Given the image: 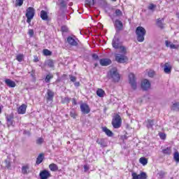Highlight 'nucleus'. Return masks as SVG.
Returning <instances> with one entry per match:
<instances>
[{
  "mask_svg": "<svg viewBox=\"0 0 179 179\" xmlns=\"http://www.w3.org/2000/svg\"><path fill=\"white\" fill-rule=\"evenodd\" d=\"M136 35L137 41L138 43H143L145 41V36H146V29L143 27H138L136 29Z\"/></svg>",
  "mask_w": 179,
  "mask_h": 179,
  "instance_id": "nucleus-1",
  "label": "nucleus"
},
{
  "mask_svg": "<svg viewBox=\"0 0 179 179\" xmlns=\"http://www.w3.org/2000/svg\"><path fill=\"white\" fill-rule=\"evenodd\" d=\"M108 79H112L114 83H117V82L121 80V76L115 69H112L108 73Z\"/></svg>",
  "mask_w": 179,
  "mask_h": 179,
  "instance_id": "nucleus-2",
  "label": "nucleus"
},
{
  "mask_svg": "<svg viewBox=\"0 0 179 179\" xmlns=\"http://www.w3.org/2000/svg\"><path fill=\"white\" fill-rule=\"evenodd\" d=\"M111 124L115 129L121 128V125H122V119L121 118V116L119 114L114 115Z\"/></svg>",
  "mask_w": 179,
  "mask_h": 179,
  "instance_id": "nucleus-3",
  "label": "nucleus"
},
{
  "mask_svg": "<svg viewBox=\"0 0 179 179\" xmlns=\"http://www.w3.org/2000/svg\"><path fill=\"white\" fill-rule=\"evenodd\" d=\"M36 15V10L33 7H29L27 8L25 16L27 17V23H31L34 15Z\"/></svg>",
  "mask_w": 179,
  "mask_h": 179,
  "instance_id": "nucleus-4",
  "label": "nucleus"
},
{
  "mask_svg": "<svg viewBox=\"0 0 179 179\" xmlns=\"http://www.w3.org/2000/svg\"><path fill=\"white\" fill-rule=\"evenodd\" d=\"M129 83L131 87V89H133V90H136L138 85L136 84V77L134 73H130L129 74Z\"/></svg>",
  "mask_w": 179,
  "mask_h": 179,
  "instance_id": "nucleus-5",
  "label": "nucleus"
},
{
  "mask_svg": "<svg viewBox=\"0 0 179 179\" xmlns=\"http://www.w3.org/2000/svg\"><path fill=\"white\" fill-rule=\"evenodd\" d=\"M15 115L13 113H10L9 115H6V120L7 123L8 128L10 127H15Z\"/></svg>",
  "mask_w": 179,
  "mask_h": 179,
  "instance_id": "nucleus-6",
  "label": "nucleus"
},
{
  "mask_svg": "<svg viewBox=\"0 0 179 179\" xmlns=\"http://www.w3.org/2000/svg\"><path fill=\"white\" fill-rule=\"evenodd\" d=\"M160 66L161 68H164V73H166L167 75H170V73H171L173 66H171V63L170 62H166L164 64L161 63Z\"/></svg>",
  "mask_w": 179,
  "mask_h": 179,
  "instance_id": "nucleus-7",
  "label": "nucleus"
},
{
  "mask_svg": "<svg viewBox=\"0 0 179 179\" xmlns=\"http://www.w3.org/2000/svg\"><path fill=\"white\" fill-rule=\"evenodd\" d=\"M67 43L71 47H78V45H79V39H78L76 36H68Z\"/></svg>",
  "mask_w": 179,
  "mask_h": 179,
  "instance_id": "nucleus-8",
  "label": "nucleus"
},
{
  "mask_svg": "<svg viewBox=\"0 0 179 179\" xmlns=\"http://www.w3.org/2000/svg\"><path fill=\"white\" fill-rule=\"evenodd\" d=\"M55 96V94L52 90H48L46 94H45V99H46V102L47 103H52L54 101V96Z\"/></svg>",
  "mask_w": 179,
  "mask_h": 179,
  "instance_id": "nucleus-9",
  "label": "nucleus"
},
{
  "mask_svg": "<svg viewBox=\"0 0 179 179\" xmlns=\"http://www.w3.org/2000/svg\"><path fill=\"white\" fill-rule=\"evenodd\" d=\"M132 179H148V174L142 171L138 175L136 172H133L131 173Z\"/></svg>",
  "mask_w": 179,
  "mask_h": 179,
  "instance_id": "nucleus-10",
  "label": "nucleus"
},
{
  "mask_svg": "<svg viewBox=\"0 0 179 179\" xmlns=\"http://www.w3.org/2000/svg\"><path fill=\"white\" fill-rule=\"evenodd\" d=\"M115 61L119 64H124L128 61V57L124 55L116 54Z\"/></svg>",
  "mask_w": 179,
  "mask_h": 179,
  "instance_id": "nucleus-11",
  "label": "nucleus"
},
{
  "mask_svg": "<svg viewBox=\"0 0 179 179\" xmlns=\"http://www.w3.org/2000/svg\"><path fill=\"white\" fill-rule=\"evenodd\" d=\"M80 108L83 114H89V113H90V107L86 103H81Z\"/></svg>",
  "mask_w": 179,
  "mask_h": 179,
  "instance_id": "nucleus-12",
  "label": "nucleus"
},
{
  "mask_svg": "<svg viewBox=\"0 0 179 179\" xmlns=\"http://www.w3.org/2000/svg\"><path fill=\"white\" fill-rule=\"evenodd\" d=\"M151 84L149 80L148 79H143L141 81V89L144 91H147L148 89L150 88Z\"/></svg>",
  "mask_w": 179,
  "mask_h": 179,
  "instance_id": "nucleus-13",
  "label": "nucleus"
},
{
  "mask_svg": "<svg viewBox=\"0 0 179 179\" xmlns=\"http://www.w3.org/2000/svg\"><path fill=\"white\" fill-rule=\"evenodd\" d=\"M40 179H48L51 177V173L47 170H43L39 173Z\"/></svg>",
  "mask_w": 179,
  "mask_h": 179,
  "instance_id": "nucleus-14",
  "label": "nucleus"
},
{
  "mask_svg": "<svg viewBox=\"0 0 179 179\" xmlns=\"http://www.w3.org/2000/svg\"><path fill=\"white\" fill-rule=\"evenodd\" d=\"M120 45H121V42L120 41V39L117 38H113L112 41V46L113 47V48H115V50H119Z\"/></svg>",
  "mask_w": 179,
  "mask_h": 179,
  "instance_id": "nucleus-15",
  "label": "nucleus"
},
{
  "mask_svg": "<svg viewBox=\"0 0 179 179\" xmlns=\"http://www.w3.org/2000/svg\"><path fill=\"white\" fill-rule=\"evenodd\" d=\"M27 109V105L23 103L17 108V112L18 114H26V110Z\"/></svg>",
  "mask_w": 179,
  "mask_h": 179,
  "instance_id": "nucleus-16",
  "label": "nucleus"
},
{
  "mask_svg": "<svg viewBox=\"0 0 179 179\" xmlns=\"http://www.w3.org/2000/svg\"><path fill=\"white\" fill-rule=\"evenodd\" d=\"M99 63L101 66H108V65L111 64V59H101L99 60Z\"/></svg>",
  "mask_w": 179,
  "mask_h": 179,
  "instance_id": "nucleus-17",
  "label": "nucleus"
},
{
  "mask_svg": "<svg viewBox=\"0 0 179 179\" xmlns=\"http://www.w3.org/2000/svg\"><path fill=\"white\" fill-rule=\"evenodd\" d=\"M4 82L8 87H16V83L9 78H6Z\"/></svg>",
  "mask_w": 179,
  "mask_h": 179,
  "instance_id": "nucleus-18",
  "label": "nucleus"
},
{
  "mask_svg": "<svg viewBox=\"0 0 179 179\" xmlns=\"http://www.w3.org/2000/svg\"><path fill=\"white\" fill-rule=\"evenodd\" d=\"M21 171H22V173L24 175L29 174V173H30V166H29V164L22 166Z\"/></svg>",
  "mask_w": 179,
  "mask_h": 179,
  "instance_id": "nucleus-19",
  "label": "nucleus"
},
{
  "mask_svg": "<svg viewBox=\"0 0 179 179\" xmlns=\"http://www.w3.org/2000/svg\"><path fill=\"white\" fill-rule=\"evenodd\" d=\"M43 160H44V153H40L36 158V164L37 166H38V164H41Z\"/></svg>",
  "mask_w": 179,
  "mask_h": 179,
  "instance_id": "nucleus-20",
  "label": "nucleus"
},
{
  "mask_svg": "<svg viewBox=\"0 0 179 179\" xmlns=\"http://www.w3.org/2000/svg\"><path fill=\"white\" fill-rule=\"evenodd\" d=\"M115 27H117V30L121 31L124 27V24H122V22H121L120 20H116L115 21Z\"/></svg>",
  "mask_w": 179,
  "mask_h": 179,
  "instance_id": "nucleus-21",
  "label": "nucleus"
},
{
  "mask_svg": "<svg viewBox=\"0 0 179 179\" xmlns=\"http://www.w3.org/2000/svg\"><path fill=\"white\" fill-rule=\"evenodd\" d=\"M96 143L100 145L102 148H107V142H106V139L104 138H98L96 140Z\"/></svg>",
  "mask_w": 179,
  "mask_h": 179,
  "instance_id": "nucleus-22",
  "label": "nucleus"
},
{
  "mask_svg": "<svg viewBox=\"0 0 179 179\" xmlns=\"http://www.w3.org/2000/svg\"><path fill=\"white\" fill-rule=\"evenodd\" d=\"M164 22V18L160 19L158 18L157 19V25L158 26V27H160L162 29H164V25L166 24L163 23Z\"/></svg>",
  "mask_w": 179,
  "mask_h": 179,
  "instance_id": "nucleus-23",
  "label": "nucleus"
},
{
  "mask_svg": "<svg viewBox=\"0 0 179 179\" xmlns=\"http://www.w3.org/2000/svg\"><path fill=\"white\" fill-rule=\"evenodd\" d=\"M41 18L42 20H48V13L47 11L42 10L41 11Z\"/></svg>",
  "mask_w": 179,
  "mask_h": 179,
  "instance_id": "nucleus-24",
  "label": "nucleus"
},
{
  "mask_svg": "<svg viewBox=\"0 0 179 179\" xmlns=\"http://www.w3.org/2000/svg\"><path fill=\"white\" fill-rule=\"evenodd\" d=\"M105 95L106 92L103 89L99 88L96 90V96H98V97H104Z\"/></svg>",
  "mask_w": 179,
  "mask_h": 179,
  "instance_id": "nucleus-25",
  "label": "nucleus"
},
{
  "mask_svg": "<svg viewBox=\"0 0 179 179\" xmlns=\"http://www.w3.org/2000/svg\"><path fill=\"white\" fill-rule=\"evenodd\" d=\"M102 131L103 132H105V134H106V135H107V136H113V135H114L113 131H111L110 129H108V128H107L106 127L102 128Z\"/></svg>",
  "mask_w": 179,
  "mask_h": 179,
  "instance_id": "nucleus-26",
  "label": "nucleus"
},
{
  "mask_svg": "<svg viewBox=\"0 0 179 179\" xmlns=\"http://www.w3.org/2000/svg\"><path fill=\"white\" fill-rule=\"evenodd\" d=\"M145 122L147 123V128H153V125L155 124V121L153 120L148 119L145 121Z\"/></svg>",
  "mask_w": 179,
  "mask_h": 179,
  "instance_id": "nucleus-27",
  "label": "nucleus"
},
{
  "mask_svg": "<svg viewBox=\"0 0 179 179\" xmlns=\"http://www.w3.org/2000/svg\"><path fill=\"white\" fill-rule=\"evenodd\" d=\"M171 147H167L166 148L162 150V153L164 155H166L167 156H170V155H171Z\"/></svg>",
  "mask_w": 179,
  "mask_h": 179,
  "instance_id": "nucleus-28",
  "label": "nucleus"
},
{
  "mask_svg": "<svg viewBox=\"0 0 179 179\" xmlns=\"http://www.w3.org/2000/svg\"><path fill=\"white\" fill-rule=\"evenodd\" d=\"M50 171H58V165L57 164L52 163L49 165Z\"/></svg>",
  "mask_w": 179,
  "mask_h": 179,
  "instance_id": "nucleus-29",
  "label": "nucleus"
},
{
  "mask_svg": "<svg viewBox=\"0 0 179 179\" xmlns=\"http://www.w3.org/2000/svg\"><path fill=\"white\" fill-rule=\"evenodd\" d=\"M165 44H166V47H169L171 50L177 49V46H176V45L171 43V42H170L169 41H166Z\"/></svg>",
  "mask_w": 179,
  "mask_h": 179,
  "instance_id": "nucleus-30",
  "label": "nucleus"
},
{
  "mask_svg": "<svg viewBox=\"0 0 179 179\" xmlns=\"http://www.w3.org/2000/svg\"><path fill=\"white\" fill-rule=\"evenodd\" d=\"M53 78H54V75H52V74L46 75V76L45 78V83H50V82H51V79H53Z\"/></svg>",
  "mask_w": 179,
  "mask_h": 179,
  "instance_id": "nucleus-31",
  "label": "nucleus"
},
{
  "mask_svg": "<svg viewBox=\"0 0 179 179\" xmlns=\"http://www.w3.org/2000/svg\"><path fill=\"white\" fill-rule=\"evenodd\" d=\"M45 64L49 66V68H54V60L50 59L45 62Z\"/></svg>",
  "mask_w": 179,
  "mask_h": 179,
  "instance_id": "nucleus-32",
  "label": "nucleus"
},
{
  "mask_svg": "<svg viewBox=\"0 0 179 179\" xmlns=\"http://www.w3.org/2000/svg\"><path fill=\"white\" fill-rule=\"evenodd\" d=\"M16 59L18 62H22L24 59V55L18 54L16 55Z\"/></svg>",
  "mask_w": 179,
  "mask_h": 179,
  "instance_id": "nucleus-33",
  "label": "nucleus"
},
{
  "mask_svg": "<svg viewBox=\"0 0 179 179\" xmlns=\"http://www.w3.org/2000/svg\"><path fill=\"white\" fill-rule=\"evenodd\" d=\"M71 103V98L66 96L62 99V104H69Z\"/></svg>",
  "mask_w": 179,
  "mask_h": 179,
  "instance_id": "nucleus-34",
  "label": "nucleus"
},
{
  "mask_svg": "<svg viewBox=\"0 0 179 179\" xmlns=\"http://www.w3.org/2000/svg\"><path fill=\"white\" fill-rule=\"evenodd\" d=\"M171 110H173V111H179V102L173 103Z\"/></svg>",
  "mask_w": 179,
  "mask_h": 179,
  "instance_id": "nucleus-35",
  "label": "nucleus"
},
{
  "mask_svg": "<svg viewBox=\"0 0 179 179\" xmlns=\"http://www.w3.org/2000/svg\"><path fill=\"white\" fill-rule=\"evenodd\" d=\"M139 162L141 164H143V166H146V164H148V159L146 157H141L139 159Z\"/></svg>",
  "mask_w": 179,
  "mask_h": 179,
  "instance_id": "nucleus-36",
  "label": "nucleus"
},
{
  "mask_svg": "<svg viewBox=\"0 0 179 179\" xmlns=\"http://www.w3.org/2000/svg\"><path fill=\"white\" fill-rule=\"evenodd\" d=\"M173 159L176 163H179V152H178V151H176L173 153Z\"/></svg>",
  "mask_w": 179,
  "mask_h": 179,
  "instance_id": "nucleus-37",
  "label": "nucleus"
},
{
  "mask_svg": "<svg viewBox=\"0 0 179 179\" xmlns=\"http://www.w3.org/2000/svg\"><path fill=\"white\" fill-rule=\"evenodd\" d=\"M62 33H69V28L66 25H63L61 27Z\"/></svg>",
  "mask_w": 179,
  "mask_h": 179,
  "instance_id": "nucleus-38",
  "label": "nucleus"
},
{
  "mask_svg": "<svg viewBox=\"0 0 179 179\" xmlns=\"http://www.w3.org/2000/svg\"><path fill=\"white\" fill-rule=\"evenodd\" d=\"M4 163L6 164V169H8V170H10L11 167H12V165L10 164V161L8 160V159H6L4 161Z\"/></svg>",
  "mask_w": 179,
  "mask_h": 179,
  "instance_id": "nucleus-39",
  "label": "nucleus"
},
{
  "mask_svg": "<svg viewBox=\"0 0 179 179\" xmlns=\"http://www.w3.org/2000/svg\"><path fill=\"white\" fill-rule=\"evenodd\" d=\"M43 55H45L46 57H48L50 55H52V52L50 51L48 49H44L43 50Z\"/></svg>",
  "mask_w": 179,
  "mask_h": 179,
  "instance_id": "nucleus-40",
  "label": "nucleus"
},
{
  "mask_svg": "<svg viewBox=\"0 0 179 179\" xmlns=\"http://www.w3.org/2000/svg\"><path fill=\"white\" fill-rule=\"evenodd\" d=\"M70 117H71V118H73V120H76V117H78V113H76V111L75 110H71L70 112Z\"/></svg>",
  "mask_w": 179,
  "mask_h": 179,
  "instance_id": "nucleus-41",
  "label": "nucleus"
},
{
  "mask_svg": "<svg viewBox=\"0 0 179 179\" xmlns=\"http://www.w3.org/2000/svg\"><path fill=\"white\" fill-rule=\"evenodd\" d=\"M85 3L87 6H94V0H85Z\"/></svg>",
  "mask_w": 179,
  "mask_h": 179,
  "instance_id": "nucleus-42",
  "label": "nucleus"
},
{
  "mask_svg": "<svg viewBox=\"0 0 179 179\" xmlns=\"http://www.w3.org/2000/svg\"><path fill=\"white\" fill-rule=\"evenodd\" d=\"M158 178H164V176H166V172L161 171L157 173Z\"/></svg>",
  "mask_w": 179,
  "mask_h": 179,
  "instance_id": "nucleus-43",
  "label": "nucleus"
},
{
  "mask_svg": "<svg viewBox=\"0 0 179 179\" xmlns=\"http://www.w3.org/2000/svg\"><path fill=\"white\" fill-rule=\"evenodd\" d=\"M42 143H44V138H43V137H39L36 140V144L37 145H41Z\"/></svg>",
  "mask_w": 179,
  "mask_h": 179,
  "instance_id": "nucleus-44",
  "label": "nucleus"
},
{
  "mask_svg": "<svg viewBox=\"0 0 179 179\" xmlns=\"http://www.w3.org/2000/svg\"><path fill=\"white\" fill-rule=\"evenodd\" d=\"M148 9H149V10H155V9H156V5L153 3H150L148 6Z\"/></svg>",
  "mask_w": 179,
  "mask_h": 179,
  "instance_id": "nucleus-45",
  "label": "nucleus"
},
{
  "mask_svg": "<svg viewBox=\"0 0 179 179\" xmlns=\"http://www.w3.org/2000/svg\"><path fill=\"white\" fill-rule=\"evenodd\" d=\"M28 35L29 37H34V29H29L28 30Z\"/></svg>",
  "mask_w": 179,
  "mask_h": 179,
  "instance_id": "nucleus-46",
  "label": "nucleus"
},
{
  "mask_svg": "<svg viewBox=\"0 0 179 179\" xmlns=\"http://www.w3.org/2000/svg\"><path fill=\"white\" fill-rule=\"evenodd\" d=\"M24 0H16V6H22Z\"/></svg>",
  "mask_w": 179,
  "mask_h": 179,
  "instance_id": "nucleus-47",
  "label": "nucleus"
},
{
  "mask_svg": "<svg viewBox=\"0 0 179 179\" xmlns=\"http://www.w3.org/2000/svg\"><path fill=\"white\" fill-rule=\"evenodd\" d=\"M119 50H120L121 52H123V54H127V48L124 46L120 45Z\"/></svg>",
  "mask_w": 179,
  "mask_h": 179,
  "instance_id": "nucleus-48",
  "label": "nucleus"
},
{
  "mask_svg": "<svg viewBox=\"0 0 179 179\" xmlns=\"http://www.w3.org/2000/svg\"><path fill=\"white\" fill-rule=\"evenodd\" d=\"M155 71L150 70V71H148L149 78H153V76H155Z\"/></svg>",
  "mask_w": 179,
  "mask_h": 179,
  "instance_id": "nucleus-49",
  "label": "nucleus"
},
{
  "mask_svg": "<svg viewBox=\"0 0 179 179\" xmlns=\"http://www.w3.org/2000/svg\"><path fill=\"white\" fill-rule=\"evenodd\" d=\"M115 15L116 16H122V11H121L120 9H117L115 10Z\"/></svg>",
  "mask_w": 179,
  "mask_h": 179,
  "instance_id": "nucleus-50",
  "label": "nucleus"
},
{
  "mask_svg": "<svg viewBox=\"0 0 179 179\" xmlns=\"http://www.w3.org/2000/svg\"><path fill=\"white\" fill-rule=\"evenodd\" d=\"M60 6H62V8H66V2H65V1L62 0V1L60 2Z\"/></svg>",
  "mask_w": 179,
  "mask_h": 179,
  "instance_id": "nucleus-51",
  "label": "nucleus"
},
{
  "mask_svg": "<svg viewBox=\"0 0 179 179\" xmlns=\"http://www.w3.org/2000/svg\"><path fill=\"white\" fill-rule=\"evenodd\" d=\"M159 137H160V139H162L163 141H164V139H166V134L160 133Z\"/></svg>",
  "mask_w": 179,
  "mask_h": 179,
  "instance_id": "nucleus-52",
  "label": "nucleus"
},
{
  "mask_svg": "<svg viewBox=\"0 0 179 179\" xmlns=\"http://www.w3.org/2000/svg\"><path fill=\"white\" fill-rule=\"evenodd\" d=\"M70 80L71 82H76V77H75L73 76H70Z\"/></svg>",
  "mask_w": 179,
  "mask_h": 179,
  "instance_id": "nucleus-53",
  "label": "nucleus"
},
{
  "mask_svg": "<svg viewBox=\"0 0 179 179\" xmlns=\"http://www.w3.org/2000/svg\"><path fill=\"white\" fill-rule=\"evenodd\" d=\"M72 104L73 106H76V104H78V102L76 101V99L75 98H73L72 99Z\"/></svg>",
  "mask_w": 179,
  "mask_h": 179,
  "instance_id": "nucleus-54",
  "label": "nucleus"
},
{
  "mask_svg": "<svg viewBox=\"0 0 179 179\" xmlns=\"http://www.w3.org/2000/svg\"><path fill=\"white\" fill-rule=\"evenodd\" d=\"M92 58H94V59H99V55H97L96 54H93Z\"/></svg>",
  "mask_w": 179,
  "mask_h": 179,
  "instance_id": "nucleus-55",
  "label": "nucleus"
},
{
  "mask_svg": "<svg viewBox=\"0 0 179 179\" xmlns=\"http://www.w3.org/2000/svg\"><path fill=\"white\" fill-rule=\"evenodd\" d=\"M89 166H87V165H84V170H85V171L86 172V171H88V170H89Z\"/></svg>",
  "mask_w": 179,
  "mask_h": 179,
  "instance_id": "nucleus-56",
  "label": "nucleus"
},
{
  "mask_svg": "<svg viewBox=\"0 0 179 179\" xmlns=\"http://www.w3.org/2000/svg\"><path fill=\"white\" fill-rule=\"evenodd\" d=\"M34 62H38V57H34Z\"/></svg>",
  "mask_w": 179,
  "mask_h": 179,
  "instance_id": "nucleus-57",
  "label": "nucleus"
},
{
  "mask_svg": "<svg viewBox=\"0 0 179 179\" xmlns=\"http://www.w3.org/2000/svg\"><path fill=\"white\" fill-rule=\"evenodd\" d=\"M75 86H77V87H78V86H80V83H79V82H77V83H75Z\"/></svg>",
  "mask_w": 179,
  "mask_h": 179,
  "instance_id": "nucleus-58",
  "label": "nucleus"
},
{
  "mask_svg": "<svg viewBox=\"0 0 179 179\" xmlns=\"http://www.w3.org/2000/svg\"><path fill=\"white\" fill-rule=\"evenodd\" d=\"M1 113H2V107H1L0 106V114H1Z\"/></svg>",
  "mask_w": 179,
  "mask_h": 179,
  "instance_id": "nucleus-59",
  "label": "nucleus"
},
{
  "mask_svg": "<svg viewBox=\"0 0 179 179\" xmlns=\"http://www.w3.org/2000/svg\"><path fill=\"white\" fill-rule=\"evenodd\" d=\"M62 78H66V74H63Z\"/></svg>",
  "mask_w": 179,
  "mask_h": 179,
  "instance_id": "nucleus-60",
  "label": "nucleus"
},
{
  "mask_svg": "<svg viewBox=\"0 0 179 179\" xmlns=\"http://www.w3.org/2000/svg\"><path fill=\"white\" fill-rule=\"evenodd\" d=\"M98 64L97 63H96L95 64H94V66H98Z\"/></svg>",
  "mask_w": 179,
  "mask_h": 179,
  "instance_id": "nucleus-61",
  "label": "nucleus"
},
{
  "mask_svg": "<svg viewBox=\"0 0 179 179\" xmlns=\"http://www.w3.org/2000/svg\"><path fill=\"white\" fill-rule=\"evenodd\" d=\"M111 1H113V2H116L117 1V0H111Z\"/></svg>",
  "mask_w": 179,
  "mask_h": 179,
  "instance_id": "nucleus-62",
  "label": "nucleus"
},
{
  "mask_svg": "<svg viewBox=\"0 0 179 179\" xmlns=\"http://www.w3.org/2000/svg\"><path fill=\"white\" fill-rule=\"evenodd\" d=\"M1 124H2V122H1V120H0V125H1Z\"/></svg>",
  "mask_w": 179,
  "mask_h": 179,
  "instance_id": "nucleus-63",
  "label": "nucleus"
},
{
  "mask_svg": "<svg viewBox=\"0 0 179 179\" xmlns=\"http://www.w3.org/2000/svg\"><path fill=\"white\" fill-rule=\"evenodd\" d=\"M57 82H60V80H57Z\"/></svg>",
  "mask_w": 179,
  "mask_h": 179,
  "instance_id": "nucleus-64",
  "label": "nucleus"
}]
</instances>
